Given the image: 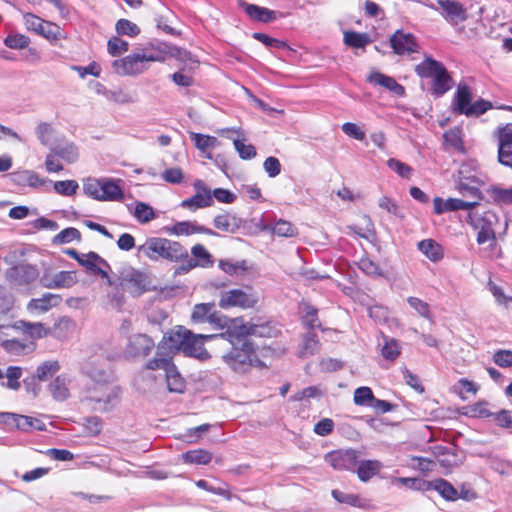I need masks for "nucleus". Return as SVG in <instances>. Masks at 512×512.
Here are the masks:
<instances>
[{
    "label": "nucleus",
    "mask_w": 512,
    "mask_h": 512,
    "mask_svg": "<svg viewBox=\"0 0 512 512\" xmlns=\"http://www.w3.org/2000/svg\"><path fill=\"white\" fill-rule=\"evenodd\" d=\"M137 252L154 262L165 260L182 264L183 258H187V249L181 243L161 237L148 238L137 247Z\"/></svg>",
    "instance_id": "1"
},
{
    "label": "nucleus",
    "mask_w": 512,
    "mask_h": 512,
    "mask_svg": "<svg viewBox=\"0 0 512 512\" xmlns=\"http://www.w3.org/2000/svg\"><path fill=\"white\" fill-rule=\"evenodd\" d=\"M223 362L235 373L244 374L252 367H265L257 357L256 348L249 340L240 345H232L231 350L222 356Z\"/></svg>",
    "instance_id": "2"
},
{
    "label": "nucleus",
    "mask_w": 512,
    "mask_h": 512,
    "mask_svg": "<svg viewBox=\"0 0 512 512\" xmlns=\"http://www.w3.org/2000/svg\"><path fill=\"white\" fill-rule=\"evenodd\" d=\"M120 388L116 385L101 384L100 386H88L82 392V401L97 412H109L119 403Z\"/></svg>",
    "instance_id": "3"
},
{
    "label": "nucleus",
    "mask_w": 512,
    "mask_h": 512,
    "mask_svg": "<svg viewBox=\"0 0 512 512\" xmlns=\"http://www.w3.org/2000/svg\"><path fill=\"white\" fill-rule=\"evenodd\" d=\"M415 72L421 78H432V90L436 96L444 95L452 87V78L443 63L430 56L416 65Z\"/></svg>",
    "instance_id": "4"
},
{
    "label": "nucleus",
    "mask_w": 512,
    "mask_h": 512,
    "mask_svg": "<svg viewBox=\"0 0 512 512\" xmlns=\"http://www.w3.org/2000/svg\"><path fill=\"white\" fill-rule=\"evenodd\" d=\"M226 324L223 326L225 332L217 334L220 338H225L231 345H240L243 341L248 340L250 335L265 337L269 336V328L266 325L246 324L241 318H228L226 316Z\"/></svg>",
    "instance_id": "5"
},
{
    "label": "nucleus",
    "mask_w": 512,
    "mask_h": 512,
    "mask_svg": "<svg viewBox=\"0 0 512 512\" xmlns=\"http://www.w3.org/2000/svg\"><path fill=\"white\" fill-rule=\"evenodd\" d=\"M40 277V271L35 264L20 262L8 268L5 272V278L8 283L15 288H28L34 284Z\"/></svg>",
    "instance_id": "6"
},
{
    "label": "nucleus",
    "mask_w": 512,
    "mask_h": 512,
    "mask_svg": "<svg viewBox=\"0 0 512 512\" xmlns=\"http://www.w3.org/2000/svg\"><path fill=\"white\" fill-rule=\"evenodd\" d=\"M190 319L193 324L209 323L215 330H223L227 322L226 316L216 310L214 302L194 305Z\"/></svg>",
    "instance_id": "7"
},
{
    "label": "nucleus",
    "mask_w": 512,
    "mask_h": 512,
    "mask_svg": "<svg viewBox=\"0 0 512 512\" xmlns=\"http://www.w3.org/2000/svg\"><path fill=\"white\" fill-rule=\"evenodd\" d=\"M483 184L484 180L478 172L472 171L469 165H462L456 189L463 197L483 199L479 189Z\"/></svg>",
    "instance_id": "8"
},
{
    "label": "nucleus",
    "mask_w": 512,
    "mask_h": 512,
    "mask_svg": "<svg viewBox=\"0 0 512 512\" xmlns=\"http://www.w3.org/2000/svg\"><path fill=\"white\" fill-rule=\"evenodd\" d=\"M191 255L192 257L189 256L187 251V258H183V263L176 267L175 275H184L196 267L208 268L214 264L212 255L202 244L194 245L191 248Z\"/></svg>",
    "instance_id": "9"
},
{
    "label": "nucleus",
    "mask_w": 512,
    "mask_h": 512,
    "mask_svg": "<svg viewBox=\"0 0 512 512\" xmlns=\"http://www.w3.org/2000/svg\"><path fill=\"white\" fill-rule=\"evenodd\" d=\"M258 302V296L252 292L243 289H231L221 294L219 306L223 309L230 307H240L242 309L253 308Z\"/></svg>",
    "instance_id": "10"
},
{
    "label": "nucleus",
    "mask_w": 512,
    "mask_h": 512,
    "mask_svg": "<svg viewBox=\"0 0 512 512\" xmlns=\"http://www.w3.org/2000/svg\"><path fill=\"white\" fill-rule=\"evenodd\" d=\"M185 344L183 347V353L186 356L196 358L201 361H205L210 358V354L204 347L205 341L218 338L217 334H195L192 331L185 330Z\"/></svg>",
    "instance_id": "11"
},
{
    "label": "nucleus",
    "mask_w": 512,
    "mask_h": 512,
    "mask_svg": "<svg viewBox=\"0 0 512 512\" xmlns=\"http://www.w3.org/2000/svg\"><path fill=\"white\" fill-rule=\"evenodd\" d=\"M24 24L29 31H33L48 40H57L60 36V27L52 22L44 21L33 13L23 15Z\"/></svg>",
    "instance_id": "12"
},
{
    "label": "nucleus",
    "mask_w": 512,
    "mask_h": 512,
    "mask_svg": "<svg viewBox=\"0 0 512 512\" xmlns=\"http://www.w3.org/2000/svg\"><path fill=\"white\" fill-rule=\"evenodd\" d=\"M112 67L119 75H138L148 68L139 51L122 59L114 60Z\"/></svg>",
    "instance_id": "13"
},
{
    "label": "nucleus",
    "mask_w": 512,
    "mask_h": 512,
    "mask_svg": "<svg viewBox=\"0 0 512 512\" xmlns=\"http://www.w3.org/2000/svg\"><path fill=\"white\" fill-rule=\"evenodd\" d=\"M325 461L335 470L355 471L358 463L357 451L353 449L335 450L325 455Z\"/></svg>",
    "instance_id": "14"
},
{
    "label": "nucleus",
    "mask_w": 512,
    "mask_h": 512,
    "mask_svg": "<svg viewBox=\"0 0 512 512\" xmlns=\"http://www.w3.org/2000/svg\"><path fill=\"white\" fill-rule=\"evenodd\" d=\"M193 187L196 191V194L183 200L180 204L182 208L196 211L197 209L206 208L213 205L214 201L212 199L211 191L202 180H195Z\"/></svg>",
    "instance_id": "15"
},
{
    "label": "nucleus",
    "mask_w": 512,
    "mask_h": 512,
    "mask_svg": "<svg viewBox=\"0 0 512 512\" xmlns=\"http://www.w3.org/2000/svg\"><path fill=\"white\" fill-rule=\"evenodd\" d=\"M439 14L451 25H457L468 19L467 9L455 0H437Z\"/></svg>",
    "instance_id": "16"
},
{
    "label": "nucleus",
    "mask_w": 512,
    "mask_h": 512,
    "mask_svg": "<svg viewBox=\"0 0 512 512\" xmlns=\"http://www.w3.org/2000/svg\"><path fill=\"white\" fill-rule=\"evenodd\" d=\"M498 160L512 169V123L497 129Z\"/></svg>",
    "instance_id": "17"
},
{
    "label": "nucleus",
    "mask_w": 512,
    "mask_h": 512,
    "mask_svg": "<svg viewBox=\"0 0 512 512\" xmlns=\"http://www.w3.org/2000/svg\"><path fill=\"white\" fill-rule=\"evenodd\" d=\"M393 52L397 55L415 53L419 49L416 37L409 32L396 30L389 39Z\"/></svg>",
    "instance_id": "18"
},
{
    "label": "nucleus",
    "mask_w": 512,
    "mask_h": 512,
    "mask_svg": "<svg viewBox=\"0 0 512 512\" xmlns=\"http://www.w3.org/2000/svg\"><path fill=\"white\" fill-rule=\"evenodd\" d=\"M432 452L439 465L446 470H451L462 463L461 453L454 446L435 445Z\"/></svg>",
    "instance_id": "19"
},
{
    "label": "nucleus",
    "mask_w": 512,
    "mask_h": 512,
    "mask_svg": "<svg viewBox=\"0 0 512 512\" xmlns=\"http://www.w3.org/2000/svg\"><path fill=\"white\" fill-rule=\"evenodd\" d=\"M49 150L69 164L76 162L79 158L78 147L65 137L56 138L49 145Z\"/></svg>",
    "instance_id": "20"
},
{
    "label": "nucleus",
    "mask_w": 512,
    "mask_h": 512,
    "mask_svg": "<svg viewBox=\"0 0 512 512\" xmlns=\"http://www.w3.org/2000/svg\"><path fill=\"white\" fill-rule=\"evenodd\" d=\"M473 229L478 231L476 241L479 245L490 242L489 248L493 252L496 250L500 251L496 239L493 221L488 214H484L483 219L478 221V223L474 225Z\"/></svg>",
    "instance_id": "21"
},
{
    "label": "nucleus",
    "mask_w": 512,
    "mask_h": 512,
    "mask_svg": "<svg viewBox=\"0 0 512 512\" xmlns=\"http://www.w3.org/2000/svg\"><path fill=\"white\" fill-rule=\"evenodd\" d=\"M79 265L83 266L90 273L99 275L110 281L108 270H110L111 267L98 253L91 251L83 254L81 259H79Z\"/></svg>",
    "instance_id": "22"
},
{
    "label": "nucleus",
    "mask_w": 512,
    "mask_h": 512,
    "mask_svg": "<svg viewBox=\"0 0 512 512\" xmlns=\"http://www.w3.org/2000/svg\"><path fill=\"white\" fill-rule=\"evenodd\" d=\"M238 5L253 21L271 23L277 19V12L274 10H270L266 7L250 4L247 3L245 0H239Z\"/></svg>",
    "instance_id": "23"
},
{
    "label": "nucleus",
    "mask_w": 512,
    "mask_h": 512,
    "mask_svg": "<svg viewBox=\"0 0 512 512\" xmlns=\"http://www.w3.org/2000/svg\"><path fill=\"white\" fill-rule=\"evenodd\" d=\"M367 82L372 85L384 87L396 96L403 97L405 95L404 86L399 84L393 77L379 71H371L367 77Z\"/></svg>",
    "instance_id": "24"
},
{
    "label": "nucleus",
    "mask_w": 512,
    "mask_h": 512,
    "mask_svg": "<svg viewBox=\"0 0 512 512\" xmlns=\"http://www.w3.org/2000/svg\"><path fill=\"white\" fill-rule=\"evenodd\" d=\"M154 348V341L146 334H136L129 339L127 352L131 356H147Z\"/></svg>",
    "instance_id": "25"
},
{
    "label": "nucleus",
    "mask_w": 512,
    "mask_h": 512,
    "mask_svg": "<svg viewBox=\"0 0 512 512\" xmlns=\"http://www.w3.org/2000/svg\"><path fill=\"white\" fill-rule=\"evenodd\" d=\"M185 330V328L180 326L176 331H172L169 334L164 335L163 340L158 347L166 353H169V355L177 351L183 352L185 340L187 341V338H185Z\"/></svg>",
    "instance_id": "26"
},
{
    "label": "nucleus",
    "mask_w": 512,
    "mask_h": 512,
    "mask_svg": "<svg viewBox=\"0 0 512 512\" xmlns=\"http://www.w3.org/2000/svg\"><path fill=\"white\" fill-rule=\"evenodd\" d=\"M299 312L305 328L311 331L315 328H319L322 331L324 330L318 319V309L310 302L302 300L299 303Z\"/></svg>",
    "instance_id": "27"
},
{
    "label": "nucleus",
    "mask_w": 512,
    "mask_h": 512,
    "mask_svg": "<svg viewBox=\"0 0 512 512\" xmlns=\"http://www.w3.org/2000/svg\"><path fill=\"white\" fill-rule=\"evenodd\" d=\"M472 101V92L468 85L459 84L452 100L453 111L459 115H464Z\"/></svg>",
    "instance_id": "28"
},
{
    "label": "nucleus",
    "mask_w": 512,
    "mask_h": 512,
    "mask_svg": "<svg viewBox=\"0 0 512 512\" xmlns=\"http://www.w3.org/2000/svg\"><path fill=\"white\" fill-rule=\"evenodd\" d=\"M145 63L147 62H162L166 59L168 47L165 43L149 42L144 48L139 50Z\"/></svg>",
    "instance_id": "29"
},
{
    "label": "nucleus",
    "mask_w": 512,
    "mask_h": 512,
    "mask_svg": "<svg viewBox=\"0 0 512 512\" xmlns=\"http://www.w3.org/2000/svg\"><path fill=\"white\" fill-rule=\"evenodd\" d=\"M61 302V297L52 293H45L40 298L31 299L27 304V309L31 312H47Z\"/></svg>",
    "instance_id": "30"
},
{
    "label": "nucleus",
    "mask_w": 512,
    "mask_h": 512,
    "mask_svg": "<svg viewBox=\"0 0 512 512\" xmlns=\"http://www.w3.org/2000/svg\"><path fill=\"white\" fill-rule=\"evenodd\" d=\"M383 468L379 460H362L357 463L355 471L360 481L368 482L376 476Z\"/></svg>",
    "instance_id": "31"
},
{
    "label": "nucleus",
    "mask_w": 512,
    "mask_h": 512,
    "mask_svg": "<svg viewBox=\"0 0 512 512\" xmlns=\"http://www.w3.org/2000/svg\"><path fill=\"white\" fill-rule=\"evenodd\" d=\"M70 379L66 375H58L49 384L48 389L54 400L62 402L69 398L70 392L68 385Z\"/></svg>",
    "instance_id": "32"
},
{
    "label": "nucleus",
    "mask_w": 512,
    "mask_h": 512,
    "mask_svg": "<svg viewBox=\"0 0 512 512\" xmlns=\"http://www.w3.org/2000/svg\"><path fill=\"white\" fill-rule=\"evenodd\" d=\"M321 347L320 341L316 333L308 331L303 335L302 345L298 352V357L305 359L319 352Z\"/></svg>",
    "instance_id": "33"
},
{
    "label": "nucleus",
    "mask_w": 512,
    "mask_h": 512,
    "mask_svg": "<svg viewBox=\"0 0 512 512\" xmlns=\"http://www.w3.org/2000/svg\"><path fill=\"white\" fill-rule=\"evenodd\" d=\"M11 416L13 418L15 426L17 427V429H19L21 431H24V432H29L32 430L43 431L46 429L45 423L38 418H34L31 416H26V415H20V414H11Z\"/></svg>",
    "instance_id": "34"
},
{
    "label": "nucleus",
    "mask_w": 512,
    "mask_h": 512,
    "mask_svg": "<svg viewBox=\"0 0 512 512\" xmlns=\"http://www.w3.org/2000/svg\"><path fill=\"white\" fill-rule=\"evenodd\" d=\"M480 456L486 460L489 467L496 473L507 476L512 472V461L492 453L481 454Z\"/></svg>",
    "instance_id": "35"
},
{
    "label": "nucleus",
    "mask_w": 512,
    "mask_h": 512,
    "mask_svg": "<svg viewBox=\"0 0 512 512\" xmlns=\"http://www.w3.org/2000/svg\"><path fill=\"white\" fill-rule=\"evenodd\" d=\"M492 202L496 205H512V187H504L500 184L491 185L487 189Z\"/></svg>",
    "instance_id": "36"
},
{
    "label": "nucleus",
    "mask_w": 512,
    "mask_h": 512,
    "mask_svg": "<svg viewBox=\"0 0 512 512\" xmlns=\"http://www.w3.org/2000/svg\"><path fill=\"white\" fill-rule=\"evenodd\" d=\"M418 249L432 262H439L444 257L442 246L433 239L421 240Z\"/></svg>",
    "instance_id": "37"
},
{
    "label": "nucleus",
    "mask_w": 512,
    "mask_h": 512,
    "mask_svg": "<svg viewBox=\"0 0 512 512\" xmlns=\"http://www.w3.org/2000/svg\"><path fill=\"white\" fill-rule=\"evenodd\" d=\"M122 198L123 191L121 187L114 180L103 178L100 201H119Z\"/></svg>",
    "instance_id": "38"
},
{
    "label": "nucleus",
    "mask_w": 512,
    "mask_h": 512,
    "mask_svg": "<svg viewBox=\"0 0 512 512\" xmlns=\"http://www.w3.org/2000/svg\"><path fill=\"white\" fill-rule=\"evenodd\" d=\"M125 281L131 284V286L133 287L132 292L138 295L149 290L148 276L144 272H141L139 270L132 269L130 273L126 276Z\"/></svg>",
    "instance_id": "39"
},
{
    "label": "nucleus",
    "mask_w": 512,
    "mask_h": 512,
    "mask_svg": "<svg viewBox=\"0 0 512 512\" xmlns=\"http://www.w3.org/2000/svg\"><path fill=\"white\" fill-rule=\"evenodd\" d=\"M383 345L381 348L382 357L394 362L401 354V346L398 340L382 333Z\"/></svg>",
    "instance_id": "40"
},
{
    "label": "nucleus",
    "mask_w": 512,
    "mask_h": 512,
    "mask_svg": "<svg viewBox=\"0 0 512 512\" xmlns=\"http://www.w3.org/2000/svg\"><path fill=\"white\" fill-rule=\"evenodd\" d=\"M166 374V383L169 392L172 393H183L186 388V383L184 378L179 373L177 367L175 365L170 366L167 369Z\"/></svg>",
    "instance_id": "41"
},
{
    "label": "nucleus",
    "mask_w": 512,
    "mask_h": 512,
    "mask_svg": "<svg viewBox=\"0 0 512 512\" xmlns=\"http://www.w3.org/2000/svg\"><path fill=\"white\" fill-rule=\"evenodd\" d=\"M213 225L218 230L234 233L239 228V218L230 213L219 214L214 217Z\"/></svg>",
    "instance_id": "42"
},
{
    "label": "nucleus",
    "mask_w": 512,
    "mask_h": 512,
    "mask_svg": "<svg viewBox=\"0 0 512 512\" xmlns=\"http://www.w3.org/2000/svg\"><path fill=\"white\" fill-rule=\"evenodd\" d=\"M184 463L207 465L212 460V453L205 449L188 450L181 455Z\"/></svg>",
    "instance_id": "43"
},
{
    "label": "nucleus",
    "mask_w": 512,
    "mask_h": 512,
    "mask_svg": "<svg viewBox=\"0 0 512 512\" xmlns=\"http://www.w3.org/2000/svg\"><path fill=\"white\" fill-rule=\"evenodd\" d=\"M432 490L437 491L441 497L447 501H455L459 499L458 491L453 485L443 478H438L431 481Z\"/></svg>",
    "instance_id": "44"
},
{
    "label": "nucleus",
    "mask_w": 512,
    "mask_h": 512,
    "mask_svg": "<svg viewBox=\"0 0 512 512\" xmlns=\"http://www.w3.org/2000/svg\"><path fill=\"white\" fill-rule=\"evenodd\" d=\"M16 327L21 329L24 334L28 335L32 339H40L49 334V328H46L44 324L36 322L18 321Z\"/></svg>",
    "instance_id": "45"
},
{
    "label": "nucleus",
    "mask_w": 512,
    "mask_h": 512,
    "mask_svg": "<svg viewBox=\"0 0 512 512\" xmlns=\"http://www.w3.org/2000/svg\"><path fill=\"white\" fill-rule=\"evenodd\" d=\"M332 497L339 503L347 504L353 507L366 508L368 501L357 494H349L338 489L331 492Z\"/></svg>",
    "instance_id": "46"
},
{
    "label": "nucleus",
    "mask_w": 512,
    "mask_h": 512,
    "mask_svg": "<svg viewBox=\"0 0 512 512\" xmlns=\"http://www.w3.org/2000/svg\"><path fill=\"white\" fill-rule=\"evenodd\" d=\"M172 356L166 353L161 348H157V352L154 358L150 359L146 363V368L149 370H164L165 373L170 366H173Z\"/></svg>",
    "instance_id": "47"
},
{
    "label": "nucleus",
    "mask_w": 512,
    "mask_h": 512,
    "mask_svg": "<svg viewBox=\"0 0 512 512\" xmlns=\"http://www.w3.org/2000/svg\"><path fill=\"white\" fill-rule=\"evenodd\" d=\"M344 43L351 48H364L372 42L367 33H360L353 30L344 32Z\"/></svg>",
    "instance_id": "48"
},
{
    "label": "nucleus",
    "mask_w": 512,
    "mask_h": 512,
    "mask_svg": "<svg viewBox=\"0 0 512 512\" xmlns=\"http://www.w3.org/2000/svg\"><path fill=\"white\" fill-rule=\"evenodd\" d=\"M74 271H60L53 275V284H48L49 289L70 288L77 283Z\"/></svg>",
    "instance_id": "49"
},
{
    "label": "nucleus",
    "mask_w": 512,
    "mask_h": 512,
    "mask_svg": "<svg viewBox=\"0 0 512 512\" xmlns=\"http://www.w3.org/2000/svg\"><path fill=\"white\" fill-rule=\"evenodd\" d=\"M394 481L415 491L427 492L432 490L431 481L422 478L398 477Z\"/></svg>",
    "instance_id": "50"
},
{
    "label": "nucleus",
    "mask_w": 512,
    "mask_h": 512,
    "mask_svg": "<svg viewBox=\"0 0 512 512\" xmlns=\"http://www.w3.org/2000/svg\"><path fill=\"white\" fill-rule=\"evenodd\" d=\"M60 370V364L56 360H49L41 363L35 371V376L40 381H47Z\"/></svg>",
    "instance_id": "51"
},
{
    "label": "nucleus",
    "mask_w": 512,
    "mask_h": 512,
    "mask_svg": "<svg viewBox=\"0 0 512 512\" xmlns=\"http://www.w3.org/2000/svg\"><path fill=\"white\" fill-rule=\"evenodd\" d=\"M190 137L195 147L201 152H206L218 145V139L214 136L201 133H191Z\"/></svg>",
    "instance_id": "52"
},
{
    "label": "nucleus",
    "mask_w": 512,
    "mask_h": 512,
    "mask_svg": "<svg viewBox=\"0 0 512 512\" xmlns=\"http://www.w3.org/2000/svg\"><path fill=\"white\" fill-rule=\"evenodd\" d=\"M73 241H81V233L77 228L74 227H68L63 229L58 234H56L52 239V243L54 245L66 244Z\"/></svg>",
    "instance_id": "53"
},
{
    "label": "nucleus",
    "mask_w": 512,
    "mask_h": 512,
    "mask_svg": "<svg viewBox=\"0 0 512 512\" xmlns=\"http://www.w3.org/2000/svg\"><path fill=\"white\" fill-rule=\"evenodd\" d=\"M74 327L75 323L72 319L69 317H61L58 321L55 322L52 334L58 339H64L70 332L73 331Z\"/></svg>",
    "instance_id": "54"
},
{
    "label": "nucleus",
    "mask_w": 512,
    "mask_h": 512,
    "mask_svg": "<svg viewBox=\"0 0 512 512\" xmlns=\"http://www.w3.org/2000/svg\"><path fill=\"white\" fill-rule=\"evenodd\" d=\"M133 215L142 224L148 223L156 217L154 209L144 202H136Z\"/></svg>",
    "instance_id": "55"
},
{
    "label": "nucleus",
    "mask_w": 512,
    "mask_h": 512,
    "mask_svg": "<svg viewBox=\"0 0 512 512\" xmlns=\"http://www.w3.org/2000/svg\"><path fill=\"white\" fill-rule=\"evenodd\" d=\"M85 374L93 382L91 386H100L101 384H111V375L104 369L90 367L85 370Z\"/></svg>",
    "instance_id": "56"
},
{
    "label": "nucleus",
    "mask_w": 512,
    "mask_h": 512,
    "mask_svg": "<svg viewBox=\"0 0 512 512\" xmlns=\"http://www.w3.org/2000/svg\"><path fill=\"white\" fill-rule=\"evenodd\" d=\"M103 428L102 419L98 416H89L84 419L83 430L85 436L96 437L98 436Z\"/></svg>",
    "instance_id": "57"
},
{
    "label": "nucleus",
    "mask_w": 512,
    "mask_h": 512,
    "mask_svg": "<svg viewBox=\"0 0 512 512\" xmlns=\"http://www.w3.org/2000/svg\"><path fill=\"white\" fill-rule=\"evenodd\" d=\"M493 108V104L489 100L478 99L475 102H471L470 107L464 111L466 117H479L486 113L488 110Z\"/></svg>",
    "instance_id": "58"
},
{
    "label": "nucleus",
    "mask_w": 512,
    "mask_h": 512,
    "mask_svg": "<svg viewBox=\"0 0 512 512\" xmlns=\"http://www.w3.org/2000/svg\"><path fill=\"white\" fill-rule=\"evenodd\" d=\"M387 166L401 178L410 179L412 176L413 168L396 158L388 159Z\"/></svg>",
    "instance_id": "59"
},
{
    "label": "nucleus",
    "mask_w": 512,
    "mask_h": 512,
    "mask_svg": "<svg viewBox=\"0 0 512 512\" xmlns=\"http://www.w3.org/2000/svg\"><path fill=\"white\" fill-rule=\"evenodd\" d=\"M54 191L62 196H72L76 194L79 184L76 180H62L53 183Z\"/></svg>",
    "instance_id": "60"
},
{
    "label": "nucleus",
    "mask_w": 512,
    "mask_h": 512,
    "mask_svg": "<svg viewBox=\"0 0 512 512\" xmlns=\"http://www.w3.org/2000/svg\"><path fill=\"white\" fill-rule=\"evenodd\" d=\"M374 394L371 388L367 386L359 387L354 392V403L358 406L370 407L374 400Z\"/></svg>",
    "instance_id": "61"
},
{
    "label": "nucleus",
    "mask_w": 512,
    "mask_h": 512,
    "mask_svg": "<svg viewBox=\"0 0 512 512\" xmlns=\"http://www.w3.org/2000/svg\"><path fill=\"white\" fill-rule=\"evenodd\" d=\"M115 30L118 35L135 37L140 33V28L133 22L127 19H119L116 22Z\"/></svg>",
    "instance_id": "62"
},
{
    "label": "nucleus",
    "mask_w": 512,
    "mask_h": 512,
    "mask_svg": "<svg viewBox=\"0 0 512 512\" xmlns=\"http://www.w3.org/2000/svg\"><path fill=\"white\" fill-rule=\"evenodd\" d=\"M128 48V42L117 36L111 37L107 42L108 53L113 57L120 56L122 53L127 52Z\"/></svg>",
    "instance_id": "63"
},
{
    "label": "nucleus",
    "mask_w": 512,
    "mask_h": 512,
    "mask_svg": "<svg viewBox=\"0 0 512 512\" xmlns=\"http://www.w3.org/2000/svg\"><path fill=\"white\" fill-rule=\"evenodd\" d=\"M272 233L281 237H293L297 234V229L289 221L279 219L271 228Z\"/></svg>",
    "instance_id": "64"
}]
</instances>
